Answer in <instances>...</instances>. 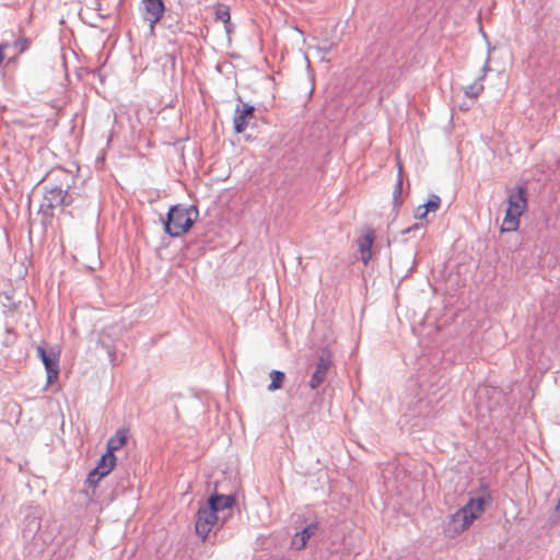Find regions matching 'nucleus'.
<instances>
[{
  "mask_svg": "<svg viewBox=\"0 0 560 560\" xmlns=\"http://www.w3.org/2000/svg\"><path fill=\"white\" fill-rule=\"evenodd\" d=\"M319 528V522L317 520H314L312 523H310L307 526H305L300 533L306 538L311 539Z\"/></svg>",
  "mask_w": 560,
  "mask_h": 560,
  "instance_id": "obj_18",
  "label": "nucleus"
},
{
  "mask_svg": "<svg viewBox=\"0 0 560 560\" xmlns=\"http://www.w3.org/2000/svg\"><path fill=\"white\" fill-rule=\"evenodd\" d=\"M23 535L25 538H33L40 528V517L37 511L31 512L25 520Z\"/></svg>",
  "mask_w": 560,
  "mask_h": 560,
  "instance_id": "obj_12",
  "label": "nucleus"
},
{
  "mask_svg": "<svg viewBox=\"0 0 560 560\" xmlns=\"http://www.w3.org/2000/svg\"><path fill=\"white\" fill-rule=\"evenodd\" d=\"M428 213L429 212L425 211V209L423 208V205H421L417 208L416 218L422 220L428 215Z\"/></svg>",
  "mask_w": 560,
  "mask_h": 560,
  "instance_id": "obj_29",
  "label": "nucleus"
},
{
  "mask_svg": "<svg viewBox=\"0 0 560 560\" xmlns=\"http://www.w3.org/2000/svg\"><path fill=\"white\" fill-rule=\"evenodd\" d=\"M482 91H483V84L481 83V81H479V79H477L474 83L467 85L464 90L465 95L470 98L478 97Z\"/></svg>",
  "mask_w": 560,
  "mask_h": 560,
  "instance_id": "obj_17",
  "label": "nucleus"
},
{
  "mask_svg": "<svg viewBox=\"0 0 560 560\" xmlns=\"http://www.w3.org/2000/svg\"><path fill=\"white\" fill-rule=\"evenodd\" d=\"M2 304H3V307L7 308L8 311H13L16 307L15 303L12 301V299L9 295H5V301Z\"/></svg>",
  "mask_w": 560,
  "mask_h": 560,
  "instance_id": "obj_28",
  "label": "nucleus"
},
{
  "mask_svg": "<svg viewBox=\"0 0 560 560\" xmlns=\"http://www.w3.org/2000/svg\"><path fill=\"white\" fill-rule=\"evenodd\" d=\"M498 392L493 387L489 386H479L476 392V398L478 402L480 404L483 397H490L491 395H497Z\"/></svg>",
  "mask_w": 560,
  "mask_h": 560,
  "instance_id": "obj_20",
  "label": "nucleus"
},
{
  "mask_svg": "<svg viewBox=\"0 0 560 560\" xmlns=\"http://www.w3.org/2000/svg\"><path fill=\"white\" fill-rule=\"evenodd\" d=\"M255 112V107L247 103H244L240 100V104H237L235 108L234 115V130L237 133H242L246 127L248 126V119L253 117Z\"/></svg>",
  "mask_w": 560,
  "mask_h": 560,
  "instance_id": "obj_9",
  "label": "nucleus"
},
{
  "mask_svg": "<svg viewBox=\"0 0 560 560\" xmlns=\"http://www.w3.org/2000/svg\"><path fill=\"white\" fill-rule=\"evenodd\" d=\"M10 49H11L10 43H3L0 45V65L3 62V60L8 56V52L11 51Z\"/></svg>",
  "mask_w": 560,
  "mask_h": 560,
  "instance_id": "obj_26",
  "label": "nucleus"
},
{
  "mask_svg": "<svg viewBox=\"0 0 560 560\" xmlns=\"http://www.w3.org/2000/svg\"><path fill=\"white\" fill-rule=\"evenodd\" d=\"M69 185H67L66 188L58 185L45 186L44 200L40 203L39 212L44 217L51 219L55 208L70 206L74 201V198L72 194L69 192Z\"/></svg>",
  "mask_w": 560,
  "mask_h": 560,
  "instance_id": "obj_5",
  "label": "nucleus"
},
{
  "mask_svg": "<svg viewBox=\"0 0 560 560\" xmlns=\"http://www.w3.org/2000/svg\"><path fill=\"white\" fill-rule=\"evenodd\" d=\"M490 52H491V49L489 48L486 62L482 67V74L478 78L479 81H482L486 77V73L491 70L490 65H489L490 63Z\"/></svg>",
  "mask_w": 560,
  "mask_h": 560,
  "instance_id": "obj_27",
  "label": "nucleus"
},
{
  "mask_svg": "<svg viewBox=\"0 0 560 560\" xmlns=\"http://www.w3.org/2000/svg\"><path fill=\"white\" fill-rule=\"evenodd\" d=\"M421 228H422V225H420V224L416 223V224H413L412 226H410V228H408L407 230H405V231H404V233L409 234V233H411L412 231L419 230V229H421Z\"/></svg>",
  "mask_w": 560,
  "mask_h": 560,
  "instance_id": "obj_30",
  "label": "nucleus"
},
{
  "mask_svg": "<svg viewBox=\"0 0 560 560\" xmlns=\"http://www.w3.org/2000/svg\"><path fill=\"white\" fill-rule=\"evenodd\" d=\"M440 205L441 198L438 195L432 194L429 200L425 203H423V208L425 209V211L431 212L436 211L440 208Z\"/></svg>",
  "mask_w": 560,
  "mask_h": 560,
  "instance_id": "obj_19",
  "label": "nucleus"
},
{
  "mask_svg": "<svg viewBox=\"0 0 560 560\" xmlns=\"http://www.w3.org/2000/svg\"><path fill=\"white\" fill-rule=\"evenodd\" d=\"M215 19L223 23H229L231 19L230 10L228 7L220 5L215 10Z\"/></svg>",
  "mask_w": 560,
  "mask_h": 560,
  "instance_id": "obj_22",
  "label": "nucleus"
},
{
  "mask_svg": "<svg viewBox=\"0 0 560 560\" xmlns=\"http://www.w3.org/2000/svg\"><path fill=\"white\" fill-rule=\"evenodd\" d=\"M527 207V188L516 185L508 198V208L501 225L502 232H514L520 226V218Z\"/></svg>",
  "mask_w": 560,
  "mask_h": 560,
  "instance_id": "obj_3",
  "label": "nucleus"
},
{
  "mask_svg": "<svg viewBox=\"0 0 560 560\" xmlns=\"http://www.w3.org/2000/svg\"><path fill=\"white\" fill-rule=\"evenodd\" d=\"M556 510H557L558 512H560V498H559L558 504H557V506H556Z\"/></svg>",
  "mask_w": 560,
  "mask_h": 560,
  "instance_id": "obj_33",
  "label": "nucleus"
},
{
  "mask_svg": "<svg viewBox=\"0 0 560 560\" xmlns=\"http://www.w3.org/2000/svg\"><path fill=\"white\" fill-rule=\"evenodd\" d=\"M308 539H306L300 532L296 533L291 539V547L295 550L305 548Z\"/></svg>",
  "mask_w": 560,
  "mask_h": 560,
  "instance_id": "obj_21",
  "label": "nucleus"
},
{
  "mask_svg": "<svg viewBox=\"0 0 560 560\" xmlns=\"http://www.w3.org/2000/svg\"><path fill=\"white\" fill-rule=\"evenodd\" d=\"M115 465H116L115 454L106 452L98 459L97 465L94 469L97 471L98 476L106 477L114 469Z\"/></svg>",
  "mask_w": 560,
  "mask_h": 560,
  "instance_id": "obj_11",
  "label": "nucleus"
},
{
  "mask_svg": "<svg viewBox=\"0 0 560 560\" xmlns=\"http://www.w3.org/2000/svg\"><path fill=\"white\" fill-rule=\"evenodd\" d=\"M401 192H402V168L399 165L397 182H396V185H395V188L393 191V199H394L395 206H399L401 203V200H400Z\"/></svg>",
  "mask_w": 560,
  "mask_h": 560,
  "instance_id": "obj_16",
  "label": "nucleus"
},
{
  "mask_svg": "<svg viewBox=\"0 0 560 560\" xmlns=\"http://www.w3.org/2000/svg\"><path fill=\"white\" fill-rule=\"evenodd\" d=\"M18 335L13 328L7 327L5 332L2 339V345L4 347H10L16 341Z\"/></svg>",
  "mask_w": 560,
  "mask_h": 560,
  "instance_id": "obj_23",
  "label": "nucleus"
},
{
  "mask_svg": "<svg viewBox=\"0 0 560 560\" xmlns=\"http://www.w3.org/2000/svg\"><path fill=\"white\" fill-rule=\"evenodd\" d=\"M375 235L374 232L369 230L366 231L358 241L359 252L361 254V260L364 265L372 258V245L374 242Z\"/></svg>",
  "mask_w": 560,
  "mask_h": 560,
  "instance_id": "obj_10",
  "label": "nucleus"
},
{
  "mask_svg": "<svg viewBox=\"0 0 560 560\" xmlns=\"http://www.w3.org/2000/svg\"><path fill=\"white\" fill-rule=\"evenodd\" d=\"M221 495H222L223 498H228V499H230V500H231V502H230V504H229V505H225V504H224V501H220V502L217 504L218 513H219V512H224L225 510L231 509V506H232V505H233V503H234V498H233V497H231V495H223V494H221Z\"/></svg>",
  "mask_w": 560,
  "mask_h": 560,
  "instance_id": "obj_25",
  "label": "nucleus"
},
{
  "mask_svg": "<svg viewBox=\"0 0 560 560\" xmlns=\"http://www.w3.org/2000/svg\"><path fill=\"white\" fill-rule=\"evenodd\" d=\"M271 382L268 385V390L273 392L282 387L285 374L282 371L273 370L270 373Z\"/></svg>",
  "mask_w": 560,
  "mask_h": 560,
  "instance_id": "obj_14",
  "label": "nucleus"
},
{
  "mask_svg": "<svg viewBox=\"0 0 560 560\" xmlns=\"http://www.w3.org/2000/svg\"><path fill=\"white\" fill-rule=\"evenodd\" d=\"M330 364H331V360H330L329 353L326 351H323L318 357L316 370L314 371V373L310 380V387L312 389L318 388L322 385V383L325 381Z\"/></svg>",
  "mask_w": 560,
  "mask_h": 560,
  "instance_id": "obj_8",
  "label": "nucleus"
},
{
  "mask_svg": "<svg viewBox=\"0 0 560 560\" xmlns=\"http://www.w3.org/2000/svg\"><path fill=\"white\" fill-rule=\"evenodd\" d=\"M102 478H104V476H98L97 471L92 469L86 477L85 483L95 489Z\"/></svg>",
  "mask_w": 560,
  "mask_h": 560,
  "instance_id": "obj_24",
  "label": "nucleus"
},
{
  "mask_svg": "<svg viewBox=\"0 0 560 560\" xmlns=\"http://www.w3.org/2000/svg\"><path fill=\"white\" fill-rule=\"evenodd\" d=\"M117 122H118V114H115L114 124L117 125Z\"/></svg>",
  "mask_w": 560,
  "mask_h": 560,
  "instance_id": "obj_32",
  "label": "nucleus"
},
{
  "mask_svg": "<svg viewBox=\"0 0 560 560\" xmlns=\"http://www.w3.org/2000/svg\"><path fill=\"white\" fill-rule=\"evenodd\" d=\"M36 350L37 357L43 362L47 373V385H51L59 376L60 352L54 349L46 350L43 346H38Z\"/></svg>",
  "mask_w": 560,
  "mask_h": 560,
  "instance_id": "obj_6",
  "label": "nucleus"
},
{
  "mask_svg": "<svg viewBox=\"0 0 560 560\" xmlns=\"http://www.w3.org/2000/svg\"><path fill=\"white\" fill-rule=\"evenodd\" d=\"M497 404H498V401H495V402L490 401L489 405L487 406V409L492 410Z\"/></svg>",
  "mask_w": 560,
  "mask_h": 560,
  "instance_id": "obj_31",
  "label": "nucleus"
},
{
  "mask_svg": "<svg viewBox=\"0 0 560 560\" xmlns=\"http://www.w3.org/2000/svg\"><path fill=\"white\" fill-rule=\"evenodd\" d=\"M197 215L198 210L194 206H172L163 221L164 232L172 237H179L192 226Z\"/></svg>",
  "mask_w": 560,
  "mask_h": 560,
  "instance_id": "obj_1",
  "label": "nucleus"
},
{
  "mask_svg": "<svg viewBox=\"0 0 560 560\" xmlns=\"http://www.w3.org/2000/svg\"><path fill=\"white\" fill-rule=\"evenodd\" d=\"M142 3L147 14L145 20L150 23V30L153 31L164 15V0H142Z\"/></svg>",
  "mask_w": 560,
  "mask_h": 560,
  "instance_id": "obj_7",
  "label": "nucleus"
},
{
  "mask_svg": "<svg viewBox=\"0 0 560 560\" xmlns=\"http://www.w3.org/2000/svg\"><path fill=\"white\" fill-rule=\"evenodd\" d=\"M128 439V430L127 429H118L116 433L107 440V453L114 454L115 451H118L122 447Z\"/></svg>",
  "mask_w": 560,
  "mask_h": 560,
  "instance_id": "obj_13",
  "label": "nucleus"
},
{
  "mask_svg": "<svg viewBox=\"0 0 560 560\" xmlns=\"http://www.w3.org/2000/svg\"><path fill=\"white\" fill-rule=\"evenodd\" d=\"M483 494L472 497L459 510L451 516V524L454 532L459 533L467 529L475 520H477L483 512L486 504L490 501V495L487 492V487H483Z\"/></svg>",
  "mask_w": 560,
  "mask_h": 560,
  "instance_id": "obj_2",
  "label": "nucleus"
},
{
  "mask_svg": "<svg viewBox=\"0 0 560 560\" xmlns=\"http://www.w3.org/2000/svg\"><path fill=\"white\" fill-rule=\"evenodd\" d=\"M220 501H224L225 505H229L231 500L228 498H223L220 494L211 495L207 503L199 508L197 512V521H196V533L206 539L208 534L211 532L213 525L218 522V508L217 504Z\"/></svg>",
  "mask_w": 560,
  "mask_h": 560,
  "instance_id": "obj_4",
  "label": "nucleus"
},
{
  "mask_svg": "<svg viewBox=\"0 0 560 560\" xmlns=\"http://www.w3.org/2000/svg\"><path fill=\"white\" fill-rule=\"evenodd\" d=\"M11 45V51H12V55L11 56H8L10 59L11 58H14L19 55H21L22 52H24L27 47H28V39L25 38V37H20L18 39H15Z\"/></svg>",
  "mask_w": 560,
  "mask_h": 560,
  "instance_id": "obj_15",
  "label": "nucleus"
}]
</instances>
